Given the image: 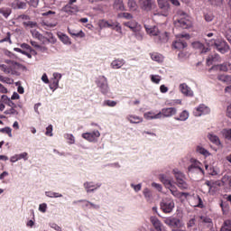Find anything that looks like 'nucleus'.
<instances>
[{
  "instance_id": "obj_1",
  "label": "nucleus",
  "mask_w": 231,
  "mask_h": 231,
  "mask_svg": "<svg viewBox=\"0 0 231 231\" xmlns=\"http://www.w3.org/2000/svg\"><path fill=\"white\" fill-rule=\"evenodd\" d=\"M183 39H190V35L179 34L177 36V40L172 42V48H174V50H178L179 51L185 50V48H187V42Z\"/></svg>"
},
{
  "instance_id": "obj_2",
  "label": "nucleus",
  "mask_w": 231,
  "mask_h": 231,
  "mask_svg": "<svg viewBox=\"0 0 231 231\" xmlns=\"http://www.w3.org/2000/svg\"><path fill=\"white\" fill-rule=\"evenodd\" d=\"M208 46H213L220 53H226L228 51V44H226V42L221 39L211 40L208 42Z\"/></svg>"
},
{
  "instance_id": "obj_3",
  "label": "nucleus",
  "mask_w": 231,
  "mask_h": 231,
  "mask_svg": "<svg viewBox=\"0 0 231 231\" xmlns=\"http://www.w3.org/2000/svg\"><path fill=\"white\" fill-rule=\"evenodd\" d=\"M20 48H14V51H17V53H22V55H25L28 57V59H32V55H35V50L32 49V46H30L27 43H22L20 44Z\"/></svg>"
},
{
  "instance_id": "obj_4",
  "label": "nucleus",
  "mask_w": 231,
  "mask_h": 231,
  "mask_svg": "<svg viewBox=\"0 0 231 231\" xmlns=\"http://www.w3.org/2000/svg\"><path fill=\"white\" fill-rule=\"evenodd\" d=\"M18 68H21V64L12 60H10L7 63V65L6 64L0 65L1 71H4V73H6V74L11 73L12 75L15 73V69H17Z\"/></svg>"
},
{
  "instance_id": "obj_5",
  "label": "nucleus",
  "mask_w": 231,
  "mask_h": 231,
  "mask_svg": "<svg viewBox=\"0 0 231 231\" xmlns=\"http://www.w3.org/2000/svg\"><path fill=\"white\" fill-rule=\"evenodd\" d=\"M177 113L178 109L176 107H166L157 113L155 118H171V116H174Z\"/></svg>"
},
{
  "instance_id": "obj_6",
  "label": "nucleus",
  "mask_w": 231,
  "mask_h": 231,
  "mask_svg": "<svg viewBox=\"0 0 231 231\" xmlns=\"http://www.w3.org/2000/svg\"><path fill=\"white\" fill-rule=\"evenodd\" d=\"M174 209V200L172 199H163L161 202V210L164 212V214H171Z\"/></svg>"
},
{
  "instance_id": "obj_7",
  "label": "nucleus",
  "mask_w": 231,
  "mask_h": 231,
  "mask_svg": "<svg viewBox=\"0 0 231 231\" xmlns=\"http://www.w3.org/2000/svg\"><path fill=\"white\" fill-rule=\"evenodd\" d=\"M97 88H99L102 95H107L109 93V85L107 84V78L105 76H99L98 80L96 81Z\"/></svg>"
},
{
  "instance_id": "obj_8",
  "label": "nucleus",
  "mask_w": 231,
  "mask_h": 231,
  "mask_svg": "<svg viewBox=\"0 0 231 231\" xmlns=\"http://www.w3.org/2000/svg\"><path fill=\"white\" fill-rule=\"evenodd\" d=\"M182 15L183 17L174 21V24L178 28H183V30H187V28H190V26H192V23L189 19H187V14H183Z\"/></svg>"
},
{
  "instance_id": "obj_9",
  "label": "nucleus",
  "mask_w": 231,
  "mask_h": 231,
  "mask_svg": "<svg viewBox=\"0 0 231 231\" xmlns=\"http://www.w3.org/2000/svg\"><path fill=\"white\" fill-rule=\"evenodd\" d=\"M81 136L84 140H87V142L95 143L97 142L98 138H100V132L98 130H95L93 132L84 133Z\"/></svg>"
},
{
  "instance_id": "obj_10",
  "label": "nucleus",
  "mask_w": 231,
  "mask_h": 231,
  "mask_svg": "<svg viewBox=\"0 0 231 231\" xmlns=\"http://www.w3.org/2000/svg\"><path fill=\"white\" fill-rule=\"evenodd\" d=\"M208 71L209 73H212V71H231V63L224 62L222 64L214 65Z\"/></svg>"
},
{
  "instance_id": "obj_11",
  "label": "nucleus",
  "mask_w": 231,
  "mask_h": 231,
  "mask_svg": "<svg viewBox=\"0 0 231 231\" xmlns=\"http://www.w3.org/2000/svg\"><path fill=\"white\" fill-rule=\"evenodd\" d=\"M190 165L188 167L189 172H193L194 169L197 171H199L202 174H205V171H203V168L201 167L202 164L196 159H190Z\"/></svg>"
},
{
  "instance_id": "obj_12",
  "label": "nucleus",
  "mask_w": 231,
  "mask_h": 231,
  "mask_svg": "<svg viewBox=\"0 0 231 231\" xmlns=\"http://www.w3.org/2000/svg\"><path fill=\"white\" fill-rule=\"evenodd\" d=\"M210 113V108L205 105H199L193 111L194 116H201V115H208Z\"/></svg>"
},
{
  "instance_id": "obj_13",
  "label": "nucleus",
  "mask_w": 231,
  "mask_h": 231,
  "mask_svg": "<svg viewBox=\"0 0 231 231\" xmlns=\"http://www.w3.org/2000/svg\"><path fill=\"white\" fill-rule=\"evenodd\" d=\"M179 89L184 97H194V91H192V88H190L187 83L180 84Z\"/></svg>"
},
{
  "instance_id": "obj_14",
  "label": "nucleus",
  "mask_w": 231,
  "mask_h": 231,
  "mask_svg": "<svg viewBox=\"0 0 231 231\" xmlns=\"http://www.w3.org/2000/svg\"><path fill=\"white\" fill-rule=\"evenodd\" d=\"M139 3L143 10H146V12L152 10L155 6V3L152 0H139Z\"/></svg>"
},
{
  "instance_id": "obj_15",
  "label": "nucleus",
  "mask_w": 231,
  "mask_h": 231,
  "mask_svg": "<svg viewBox=\"0 0 231 231\" xmlns=\"http://www.w3.org/2000/svg\"><path fill=\"white\" fill-rule=\"evenodd\" d=\"M150 221H151L152 225L154 226L155 230H157V231H165V228L163 227V225L162 224L160 219H158V217H151Z\"/></svg>"
},
{
  "instance_id": "obj_16",
  "label": "nucleus",
  "mask_w": 231,
  "mask_h": 231,
  "mask_svg": "<svg viewBox=\"0 0 231 231\" xmlns=\"http://www.w3.org/2000/svg\"><path fill=\"white\" fill-rule=\"evenodd\" d=\"M101 186L102 184H93V182L88 181L83 184V187L88 193L95 192V190H97V189H100Z\"/></svg>"
},
{
  "instance_id": "obj_17",
  "label": "nucleus",
  "mask_w": 231,
  "mask_h": 231,
  "mask_svg": "<svg viewBox=\"0 0 231 231\" xmlns=\"http://www.w3.org/2000/svg\"><path fill=\"white\" fill-rule=\"evenodd\" d=\"M68 32L71 37H77L78 39H84V37H86V33H84L82 30L77 31L76 29L68 27Z\"/></svg>"
},
{
  "instance_id": "obj_18",
  "label": "nucleus",
  "mask_w": 231,
  "mask_h": 231,
  "mask_svg": "<svg viewBox=\"0 0 231 231\" xmlns=\"http://www.w3.org/2000/svg\"><path fill=\"white\" fill-rule=\"evenodd\" d=\"M125 64V60L124 59H116L111 62L112 69H120L122 66Z\"/></svg>"
},
{
  "instance_id": "obj_19",
  "label": "nucleus",
  "mask_w": 231,
  "mask_h": 231,
  "mask_svg": "<svg viewBox=\"0 0 231 231\" xmlns=\"http://www.w3.org/2000/svg\"><path fill=\"white\" fill-rule=\"evenodd\" d=\"M127 28H130L132 32H140L141 27L136 21L126 22L124 23Z\"/></svg>"
},
{
  "instance_id": "obj_20",
  "label": "nucleus",
  "mask_w": 231,
  "mask_h": 231,
  "mask_svg": "<svg viewBox=\"0 0 231 231\" xmlns=\"http://www.w3.org/2000/svg\"><path fill=\"white\" fill-rule=\"evenodd\" d=\"M155 41L156 42H167L169 41V32H159V34H157V37H155Z\"/></svg>"
},
{
  "instance_id": "obj_21",
  "label": "nucleus",
  "mask_w": 231,
  "mask_h": 231,
  "mask_svg": "<svg viewBox=\"0 0 231 231\" xmlns=\"http://www.w3.org/2000/svg\"><path fill=\"white\" fill-rule=\"evenodd\" d=\"M126 120H128L130 124H142V122H143V117L134 115L127 116Z\"/></svg>"
},
{
  "instance_id": "obj_22",
  "label": "nucleus",
  "mask_w": 231,
  "mask_h": 231,
  "mask_svg": "<svg viewBox=\"0 0 231 231\" xmlns=\"http://www.w3.org/2000/svg\"><path fill=\"white\" fill-rule=\"evenodd\" d=\"M114 10H117V12H124V10H125L124 0H115Z\"/></svg>"
},
{
  "instance_id": "obj_23",
  "label": "nucleus",
  "mask_w": 231,
  "mask_h": 231,
  "mask_svg": "<svg viewBox=\"0 0 231 231\" xmlns=\"http://www.w3.org/2000/svg\"><path fill=\"white\" fill-rule=\"evenodd\" d=\"M58 37H59L60 41H61V42H63V44H67L68 46L71 45V39H69V36H68L62 32H59Z\"/></svg>"
},
{
  "instance_id": "obj_24",
  "label": "nucleus",
  "mask_w": 231,
  "mask_h": 231,
  "mask_svg": "<svg viewBox=\"0 0 231 231\" xmlns=\"http://www.w3.org/2000/svg\"><path fill=\"white\" fill-rule=\"evenodd\" d=\"M174 119L178 122H185L186 120H189V111L183 110L179 116H175Z\"/></svg>"
},
{
  "instance_id": "obj_25",
  "label": "nucleus",
  "mask_w": 231,
  "mask_h": 231,
  "mask_svg": "<svg viewBox=\"0 0 231 231\" xmlns=\"http://www.w3.org/2000/svg\"><path fill=\"white\" fill-rule=\"evenodd\" d=\"M160 181L163 183V185L166 187V189H171L172 187V183L171 182V180L166 175H160Z\"/></svg>"
},
{
  "instance_id": "obj_26",
  "label": "nucleus",
  "mask_w": 231,
  "mask_h": 231,
  "mask_svg": "<svg viewBox=\"0 0 231 231\" xmlns=\"http://www.w3.org/2000/svg\"><path fill=\"white\" fill-rule=\"evenodd\" d=\"M177 187H179L180 190H187V189H189V184L187 183V178L177 180Z\"/></svg>"
},
{
  "instance_id": "obj_27",
  "label": "nucleus",
  "mask_w": 231,
  "mask_h": 231,
  "mask_svg": "<svg viewBox=\"0 0 231 231\" xmlns=\"http://www.w3.org/2000/svg\"><path fill=\"white\" fill-rule=\"evenodd\" d=\"M192 47L195 50H200L201 53H207V50H205V45L199 42H195L192 43Z\"/></svg>"
},
{
  "instance_id": "obj_28",
  "label": "nucleus",
  "mask_w": 231,
  "mask_h": 231,
  "mask_svg": "<svg viewBox=\"0 0 231 231\" xmlns=\"http://www.w3.org/2000/svg\"><path fill=\"white\" fill-rule=\"evenodd\" d=\"M146 32L149 33V35H152L153 37H158V34L160 33V30L156 26L146 28Z\"/></svg>"
},
{
  "instance_id": "obj_29",
  "label": "nucleus",
  "mask_w": 231,
  "mask_h": 231,
  "mask_svg": "<svg viewBox=\"0 0 231 231\" xmlns=\"http://www.w3.org/2000/svg\"><path fill=\"white\" fill-rule=\"evenodd\" d=\"M14 8L24 9L26 8V3L20 0H14L13 3Z\"/></svg>"
},
{
  "instance_id": "obj_30",
  "label": "nucleus",
  "mask_w": 231,
  "mask_h": 231,
  "mask_svg": "<svg viewBox=\"0 0 231 231\" xmlns=\"http://www.w3.org/2000/svg\"><path fill=\"white\" fill-rule=\"evenodd\" d=\"M173 174L175 176L176 181H179L180 180H185V174L183 172L179 171L178 169L173 170Z\"/></svg>"
},
{
  "instance_id": "obj_31",
  "label": "nucleus",
  "mask_w": 231,
  "mask_h": 231,
  "mask_svg": "<svg viewBox=\"0 0 231 231\" xmlns=\"http://www.w3.org/2000/svg\"><path fill=\"white\" fill-rule=\"evenodd\" d=\"M0 14L4 15V17L8 18L10 14H12V9L10 7H2L0 8Z\"/></svg>"
},
{
  "instance_id": "obj_32",
  "label": "nucleus",
  "mask_w": 231,
  "mask_h": 231,
  "mask_svg": "<svg viewBox=\"0 0 231 231\" xmlns=\"http://www.w3.org/2000/svg\"><path fill=\"white\" fill-rule=\"evenodd\" d=\"M208 139L210 140V142H212V143H215V145H221V141L217 135L210 134H208Z\"/></svg>"
},
{
  "instance_id": "obj_33",
  "label": "nucleus",
  "mask_w": 231,
  "mask_h": 231,
  "mask_svg": "<svg viewBox=\"0 0 231 231\" xmlns=\"http://www.w3.org/2000/svg\"><path fill=\"white\" fill-rule=\"evenodd\" d=\"M152 60H155V62H162L163 61V56L161 54H158L157 52H153L151 54Z\"/></svg>"
},
{
  "instance_id": "obj_34",
  "label": "nucleus",
  "mask_w": 231,
  "mask_h": 231,
  "mask_svg": "<svg viewBox=\"0 0 231 231\" xmlns=\"http://www.w3.org/2000/svg\"><path fill=\"white\" fill-rule=\"evenodd\" d=\"M197 152H199V154H202L207 158V156H210V152L207 151V149L203 148L202 146H197L196 149Z\"/></svg>"
},
{
  "instance_id": "obj_35",
  "label": "nucleus",
  "mask_w": 231,
  "mask_h": 231,
  "mask_svg": "<svg viewBox=\"0 0 231 231\" xmlns=\"http://www.w3.org/2000/svg\"><path fill=\"white\" fill-rule=\"evenodd\" d=\"M144 118H146V120H158V119H160V117H156V114H154L153 112L144 113Z\"/></svg>"
},
{
  "instance_id": "obj_36",
  "label": "nucleus",
  "mask_w": 231,
  "mask_h": 231,
  "mask_svg": "<svg viewBox=\"0 0 231 231\" xmlns=\"http://www.w3.org/2000/svg\"><path fill=\"white\" fill-rule=\"evenodd\" d=\"M220 231H231V220H226L222 225Z\"/></svg>"
},
{
  "instance_id": "obj_37",
  "label": "nucleus",
  "mask_w": 231,
  "mask_h": 231,
  "mask_svg": "<svg viewBox=\"0 0 231 231\" xmlns=\"http://www.w3.org/2000/svg\"><path fill=\"white\" fill-rule=\"evenodd\" d=\"M200 223L207 225V226H212V219L208 217H200Z\"/></svg>"
},
{
  "instance_id": "obj_38",
  "label": "nucleus",
  "mask_w": 231,
  "mask_h": 231,
  "mask_svg": "<svg viewBox=\"0 0 231 231\" xmlns=\"http://www.w3.org/2000/svg\"><path fill=\"white\" fill-rule=\"evenodd\" d=\"M99 28H113V23H109L106 20L99 21Z\"/></svg>"
},
{
  "instance_id": "obj_39",
  "label": "nucleus",
  "mask_w": 231,
  "mask_h": 231,
  "mask_svg": "<svg viewBox=\"0 0 231 231\" xmlns=\"http://www.w3.org/2000/svg\"><path fill=\"white\" fill-rule=\"evenodd\" d=\"M219 59V55L215 54L214 56H208V58L207 59V65L208 66H212V64H214V62L216 61V60Z\"/></svg>"
},
{
  "instance_id": "obj_40",
  "label": "nucleus",
  "mask_w": 231,
  "mask_h": 231,
  "mask_svg": "<svg viewBox=\"0 0 231 231\" xmlns=\"http://www.w3.org/2000/svg\"><path fill=\"white\" fill-rule=\"evenodd\" d=\"M169 190L171 192L172 196H174L175 198H180L181 191L178 190V189L174 186H171V188H169Z\"/></svg>"
},
{
  "instance_id": "obj_41",
  "label": "nucleus",
  "mask_w": 231,
  "mask_h": 231,
  "mask_svg": "<svg viewBox=\"0 0 231 231\" xmlns=\"http://www.w3.org/2000/svg\"><path fill=\"white\" fill-rule=\"evenodd\" d=\"M31 33L34 39H38V41H42L44 39V36L39 32V31L32 30L31 31Z\"/></svg>"
},
{
  "instance_id": "obj_42",
  "label": "nucleus",
  "mask_w": 231,
  "mask_h": 231,
  "mask_svg": "<svg viewBox=\"0 0 231 231\" xmlns=\"http://www.w3.org/2000/svg\"><path fill=\"white\" fill-rule=\"evenodd\" d=\"M45 196H47V198H62V194L53 191H46Z\"/></svg>"
},
{
  "instance_id": "obj_43",
  "label": "nucleus",
  "mask_w": 231,
  "mask_h": 231,
  "mask_svg": "<svg viewBox=\"0 0 231 231\" xmlns=\"http://www.w3.org/2000/svg\"><path fill=\"white\" fill-rule=\"evenodd\" d=\"M222 183L223 185H228V187H231V176L224 175L222 177Z\"/></svg>"
},
{
  "instance_id": "obj_44",
  "label": "nucleus",
  "mask_w": 231,
  "mask_h": 231,
  "mask_svg": "<svg viewBox=\"0 0 231 231\" xmlns=\"http://www.w3.org/2000/svg\"><path fill=\"white\" fill-rule=\"evenodd\" d=\"M217 80H220V82H231V76L218 75Z\"/></svg>"
},
{
  "instance_id": "obj_45",
  "label": "nucleus",
  "mask_w": 231,
  "mask_h": 231,
  "mask_svg": "<svg viewBox=\"0 0 231 231\" xmlns=\"http://www.w3.org/2000/svg\"><path fill=\"white\" fill-rule=\"evenodd\" d=\"M194 199L197 201V204L194 205V207H198L199 208H203V200L201 199V197L197 195L194 197Z\"/></svg>"
},
{
  "instance_id": "obj_46",
  "label": "nucleus",
  "mask_w": 231,
  "mask_h": 231,
  "mask_svg": "<svg viewBox=\"0 0 231 231\" xmlns=\"http://www.w3.org/2000/svg\"><path fill=\"white\" fill-rule=\"evenodd\" d=\"M47 41L49 42H51V44H55V42H57V39L55 38V36H53V33L51 32H47Z\"/></svg>"
},
{
  "instance_id": "obj_47",
  "label": "nucleus",
  "mask_w": 231,
  "mask_h": 231,
  "mask_svg": "<svg viewBox=\"0 0 231 231\" xmlns=\"http://www.w3.org/2000/svg\"><path fill=\"white\" fill-rule=\"evenodd\" d=\"M223 136L231 142V128L223 130Z\"/></svg>"
},
{
  "instance_id": "obj_48",
  "label": "nucleus",
  "mask_w": 231,
  "mask_h": 231,
  "mask_svg": "<svg viewBox=\"0 0 231 231\" xmlns=\"http://www.w3.org/2000/svg\"><path fill=\"white\" fill-rule=\"evenodd\" d=\"M0 82H4L5 84H14V79L5 76H0Z\"/></svg>"
},
{
  "instance_id": "obj_49",
  "label": "nucleus",
  "mask_w": 231,
  "mask_h": 231,
  "mask_svg": "<svg viewBox=\"0 0 231 231\" xmlns=\"http://www.w3.org/2000/svg\"><path fill=\"white\" fill-rule=\"evenodd\" d=\"M73 10H75V8L71 7L69 4L62 8V12H66L67 14H73Z\"/></svg>"
},
{
  "instance_id": "obj_50",
  "label": "nucleus",
  "mask_w": 231,
  "mask_h": 231,
  "mask_svg": "<svg viewBox=\"0 0 231 231\" xmlns=\"http://www.w3.org/2000/svg\"><path fill=\"white\" fill-rule=\"evenodd\" d=\"M23 26H27L28 28H37V22H23Z\"/></svg>"
},
{
  "instance_id": "obj_51",
  "label": "nucleus",
  "mask_w": 231,
  "mask_h": 231,
  "mask_svg": "<svg viewBox=\"0 0 231 231\" xmlns=\"http://www.w3.org/2000/svg\"><path fill=\"white\" fill-rule=\"evenodd\" d=\"M143 196L149 200L151 198H152V192H151V189L146 188L143 189Z\"/></svg>"
},
{
  "instance_id": "obj_52",
  "label": "nucleus",
  "mask_w": 231,
  "mask_h": 231,
  "mask_svg": "<svg viewBox=\"0 0 231 231\" xmlns=\"http://www.w3.org/2000/svg\"><path fill=\"white\" fill-rule=\"evenodd\" d=\"M25 2L33 8H37V6H39V0H25Z\"/></svg>"
},
{
  "instance_id": "obj_53",
  "label": "nucleus",
  "mask_w": 231,
  "mask_h": 231,
  "mask_svg": "<svg viewBox=\"0 0 231 231\" xmlns=\"http://www.w3.org/2000/svg\"><path fill=\"white\" fill-rule=\"evenodd\" d=\"M0 133H5V134H8L9 138H12V128L10 127H5L0 129Z\"/></svg>"
},
{
  "instance_id": "obj_54",
  "label": "nucleus",
  "mask_w": 231,
  "mask_h": 231,
  "mask_svg": "<svg viewBox=\"0 0 231 231\" xmlns=\"http://www.w3.org/2000/svg\"><path fill=\"white\" fill-rule=\"evenodd\" d=\"M65 138H67V140H69V143L70 145H73V143H75V136L71 134H67L65 135Z\"/></svg>"
},
{
  "instance_id": "obj_55",
  "label": "nucleus",
  "mask_w": 231,
  "mask_h": 231,
  "mask_svg": "<svg viewBox=\"0 0 231 231\" xmlns=\"http://www.w3.org/2000/svg\"><path fill=\"white\" fill-rule=\"evenodd\" d=\"M110 28L117 32V33H122V26H120V23H113V26Z\"/></svg>"
},
{
  "instance_id": "obj_56",
  "label": "nucleus",
  "mask_w": 231,
  "mask_h": 231,
  "mask_svg": "<svg viewBox=\"0 0 231 231\" xmlns=\"http://www.w3.org/2000/svg\"><path fill=\"white\" fill-rule=\"evenodd\" d=\"M151 80H152V82H153V84H158L159 82L162 81V77H160L158 75H152Z\"/></svg>"
},
{
  "instance_id": "obj_57",
  "label": "nucleus",
  "mask_w": 231,
  "mask_h": 231,
  "mask_svg": "<svg viewBox=\"0 0 231 231\" xmlns=\"http://www.w3.org/2000/svg\"><path fill=\"white\" fill-rule=\"evenodd\" d=\"M45 135L46 136H53V125H50L46 128Z\"/></svg>"
},
{
  "instance_id": "obj_58",
  "label": "nucleus",
  "mask_w": 231,
  "mask_h": 231,
  "mask_svg": "<svg viewBox=\"0 0 231 231\" xmlns=\"http://www.w3.org/2000/svg\"><path fill=\"white\" fill-rule=\"evenodd\" d=\"M16 156L18 157V161L24 160V162H26L28 160V152H26L16 154Z\"/></svg>"
},
{
  "instance_id": "obj_59",
  "label": "nucleus",
  "mask_w": 231,
  "mask_h": 231,
  "mask_svg": "<svg viewBox=\"0 0 231 231\" xmlns=\"http://www.w3.org/2000/svg\"><path fill=\"white\" fill-rule=\"evenodd\" d=\"M104 106H107L108 107H115L116 106V101L113 100H105Z\"/></svg>"
},
{
  "instance_id": "obj_60",
  "label": "nucleus",
  "mask_w": 231,
  "mask_h": 231,
  "mask_svg": "<svg viewBox=\"0 0 231 231\" xmlns=\"http://www.w3.org/2000/svg\"><path fill=\"white\" fill-rule=\"evenodd\" d=\"M172 226L174 228H180L181 226V220H180L179 218H173Z\"/></svg>"
},
{
  "instance_id": "obj_61",
  "label": "nucleus",
  "mask_w": 231,
  "mask_h": 231,
  "mask_svg": "<svg viewBox=\"0 0 231 231\" xmlns=\"http://www.w3.org/2000/svg\"><path fill=\"white\" fill-rule=\"evenodd\" d=\"M181 104H182L181 99H172L169 103V106H181Z\"/></svg>"
},
{
  "instance_id": "obj_62",
  "label": "nucleus",
  "mask_w": 231,
  "mask_h": 231,
  "mask_svg": "<svg viewBox=\"0 0 231 231\" xmlns=\"http://www.w3.org/2000/svg\"><path fill=\"white\" fill-rule=\"evenodd\" d=\"M1 98L5 104H12V106H14V102H12V100H10V98H8V96L3 95Z\"/></svg>"
},
{
  "instance_id": "obj_63",
  "label": "nucleus",
  "mask_w": 231,
  "mask_h": 231,
  "mask_svg": "<svg viewBox=\"0 0 231 231\" xmlns=\"http://www.w3.org/2000/svg\"><path fill=\"white\" fill-rule=\"evenodd\" d=\"M128 7L131 10H136V2L134 0H129L128 1Z\"/></svg>"
},
{
  "instance_id": "obj_64",
  "label": "nucleus",
  "mask_w": 231,
  "mask_h": 231,
  "mask_svg": "<svg viewBox=\"0 0 231 231\" xmlns=\"http://www.w3.org/2000/svg\"><path fill=\"white\" fill-rule=\"evenodd\" d=\"M173 222H174V218L172 217H167L164 219V223L165 225H168V226H172Z\"/></svg>"
}]
</instances>
